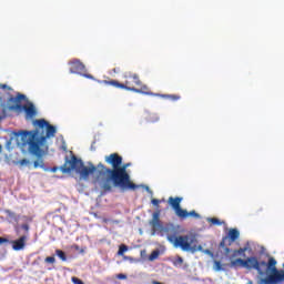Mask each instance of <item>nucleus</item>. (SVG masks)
<instances>
[{
	"label": "nucleus",
	"instance_id": "1",
	"mask_svg": "<svg viewBox=\"0 0 284 284\" xmlns=\"http://www.w3.org/2000/svg\"><path fill=\"white\" fill-rule=\"evenodd\" d=\"M104 161L108 165H111L112 169L101 162L94 165V163L89 161L85 165L81 158L73 154L70 159L65 155L64 164L60 166V172H62V174L75 172V174L80 175V181H88L91 174H97L93 183H98L100 190H103V192H112L116 173L123 163V156L119 153H111L110 155H105Z\"/></svg>",
	"mask_w": 284,
	"mask_h": 284
},
{
	"label": "nucleus",
	"instance_id": "2",
	"mask_svg": "<svg viewBox=\"0 0 284 284\" xmlns=\"http://www.w3.org/2000/svg\"><path fill=\"white\" fill-rule=\"evenodd\" d=\"M197 235L194 233L187 234V235H168L169 243H172V245L176 248L180 247L182 252H191V254H196V252H204L205 248H203L202 245H196L199 243Z\"/></svg>",
	"mask_w": 284,
	"mask_h": 284
},
{
	"label": "nucleus",
	"instance_id": "3",
	"mask_svg": "<svg viewBox=\"0 0 284 284\" xmlns=\"http://www.w3.org/2000/svg\"><path fill=\"white\" fill-rule=\"evenodd\" d=\"M128 168H132V162H122L120 169H118V172L115 173L116 176L113 182V187H120L122 192H125V190H139V185L132 183L130 173H128Z\"/></svg>",
	"mask_w": 284,
	"mask_h": 284
},
{
	"label": "nucleus",
	"instance_id": "4",
	"mask_svg": "<svg viewBox=\"0 0 284 284\" xmlns=\"http://www.w3.org/2000/svg\"><path fill=\"white\" fill-rule=\"evenodd\" d=\"M149 225L152 227L151 236H154L156 232H165L166 239L168 236H176V227L174 224L170 223L166 225H163V222L161 221V211H155L152 214V220L149 221Z\"/></svg>",
	"mask_w": 284,
	"mask_h": 284
},
{
	"label": "nucleus",
	"instance_id": "5",
	"mask_svg": "<svg viewBox=\"0 0 284 284\" xmlns=\"http://www.w3.org/2000/svg\"><path fill=\"white\" fill-rule=\"evenodd\" d=\"M13 139H16L17 145H21L22 148H26V145L29 146L28 151L29 154L31 152L32 143L37 136V129L36 130H20V131H12Z\"/></svg>",
	"mask_w": 284,
	"mask_h": 284
},
{
	"label": "nucleus",
	"instance_id": "6",
	"mask_svg": "<svg viewBox=\"0 0 284 284\" xmlns=\"http://www.w3.org/2000/svg\"><path fill=\"white\" fill-rule=\"evenodd\" d=\"M48 135H40L39 129H37L36 139H33V142L31 144V156H36V159H39L41 161V156L45 154V151H43V145L48 143Z\"/></svg>",
	"mask_w": 284,
	"mask_h": 284
},
{
	"label": "nucleus",
	"instance_id": "7",
	"mask_svg": "<svg viewBox=\"0 0 284 284\" xmlns=\"http://www.w3.org/2000/svg\"><path fill=\"white\" fill-rule=\"evenodd\" d=\"M248 261H251L248 262V271L255 270V272H257L258 274L256 276H260L261 278H263V276L268 275L267 273L268 264L266 261H258V257L256 256H250Z\"/></svg>",
	"mask_w": 284,
	"mask_h": 284
},
{
	"label": "nucleus",
	"instance_id": "8",
	"mask_svg": "<svg viewBox=\"0 0 284 284\" xmlns=\"http://www.w3.org/2000/svg\"><path fill=\"white\" fill-rule=\"evenodd\" d=\"M32 123L36 128H39V130H47L45 135L49 139L54 138L57 134V126L50 124L45 119L33 120Z\"/></svg>",
	"mask_w": 284,
	"mask_h": 284
},
{
	"label": "nucleus",
	"instance_id": "9",
	"mask_svg": "<svg viewBox=\"0 0 284 284\" xmlns=\"http://www.w3.org/2000/svg\"><path fill=\"white\" fill-rule=\"evenodd\" d=\"M241 236V232L239 229H231L226 236L222 237V241L220 242L219 247H225V243L229 241V246L232 245V243H235L239 241V237Z\"/></svg>",
	"mask_w": 284,
	"mask_h": 284
},
{
	"label": "nucleus",
	"instance_id": "10",
	"mask_svg": "<svg viewBox=\"0 0 284 284\" xmlns=\"http://www.w3.org/2000/svg\"><path fill=\"white\" fill-rule=\"evenodd\" d=\"M69 64L71 65L70 68V73L71 74H83V72H85V64H83V62H81V60L79 59H73L71 62H69Z\"/></svg>",
	"mask_w": 284,
	"mask_h": 284
},
{
	"label": "nucleus",
	"instance_id": "11",
	"mask_svg": "<svg viewBox=\"0 0 284 284\" xmlns=\"http://www.w3.org/2000/svg\"><path fill=\"white\" fill-rule=\"evenodd\" d=\"M183 201V197L176 196H170L168 200L169 205H171L173 212L179 217L180 214L183 212V209L181 207V202Z\"/></svg>",
	"mask_w": 284,
	"mask_h": 284
},
{
	"label": "nucleus",
	"instance_id": "12",
	"mask_svg": "<svg viewBox=\"0 0 284 284\" xmlns=\"http://www.w3.org/2000/svg\"><path fill=\"white\" fill-rule=\"evenodd\" d=\"M27 241H28V235H21L17 240H11L12 250L14 252H21V250H26Z\"/></svg>",
	"mask_w": 284,
	"mask_h": 284
},
{
	"label": "nucleus",
	"instance_id": "13",
	"mask_svg": "<svg viewBox=\"0 0 284 284\" xmlns=\"http://www.w3.org/2000/svg\"><path fill=\"white\" fill-rule=\"evenodd\" d=\"M250 257L243 258H236L235 261H231L229 264V267H234L235 270L237 267H243L244 270H250Z\"/></svg>",
	"mask_w": 284,
	"mask_h": 284
},
{
	"label": "nucleus",
	"instance_id": "14",
	"mask_svg": "<svg viewBox=\"0 0 284 284\" xmlns=\"http://www.w3.org/2000/svg\"><path fill=\"white\" fill-rule=\"evenodd\" d=\"M27 105L24 108V113L27 119H34V116H37V106H34V103L28 101Z\"/></svg>",
	"mask_w": 284,
	"mask_h": 284
},
{
	"label": "nucleus",
	"instance_id": "15",
	"mask_svg": "<svg viewBox=\"0 0 284 284\" xmlns=\"http://www.w3.org/2000/svg\"><path fill=\"white\" fill-rule=\"evenodd\" d=\"M124 90H128L129 92H136L138 94H144L146 97H160L159 93H154L152 91H143V89H136L134 87L125 85Z\"/></svg>",
	"mask_w": 284,
	"mask_h": 284
},
{
	"label": "nucleus",
	"instance_id": "16",
	"mask_svg": "<svg viewBox=\"0 0 284 284\" xmlns=\"http://www.w3.org/2000/svg\"><path fill=\"white\" fill-rule=\"evenodd\" d=\"M189 216H192L193 219H201V214L196 213V211L193 210L187 212V210L185 209L182 210V213H180L179 219L185 221V219H189Z\"/></svg>",
	"mask_w": 284,
	"mask_h": 284
},
{
	"label": "nucleus",
	"instance_id": "17",
	"mask_svg": "<svg viewBox=\"0 0 284 284\" xmlns=\"http://www.w3.org/2000/svg\"><path fill=\"white\" fill-rule=\"evenodd\" d=\"M98 83H103L104 85H113V88H120V90H124L125 88V84L116 80H98Z\"/></svg>",
	"mask_w": 284,
	"mask_h": 284
},
{
	"label": "nucleus",
	"instance_id": "18",
	"mask_svg": "<svg viewBox=\"0 0 284 284\" xmlns=\"http://www.w3.org/2000/svg\"><path fill=\"white\" fill-rule=\"evenodd\" d=\"M4 213L7 214L8 219H10L11 221H14V223H19V221H21V219H23V221H28L27 216L18 215L17 213H14L10 210H6Z\"/></svg>",
	"mask_w": 284,
	"mask_h": 284
},
{
	"label": "nucleus",
	"instance_id": "19",
	"mask_svg": "<svg viewBox=\"0 0 284 284\" xmlns=\"http://www.w3.org/2000/svg\"><path fill=\"white\" fill-rule=\"evenodd\" d=\"M250 243L246 244V246L241 247L239 250H234L233 254L230 256V261H232V258H236V256H245V252H247L250 250Z\"/></svg>",
	"mask_w": 284,
	"mask_h": 284
},
{
	"label": "nucleus",
	"instance_id": "20",
	"mask_svg": "<svg viewBox=\"0 0 284 284\" xmlns=\"http://www.w3.org/2000/svg\"><path fill=\"white\" fill-rule=\"evenodd\" d=\"M33 168L37 170L38 168H41V170H43V172H50V168L45 165V163H43V156H41L40 159H38L37 161L33 162Z\"/></svg>",
	"mask_w": 284,
	"mask_h": 284
},
{
	"label": "nucleus",
	"instance_id": "21",
	"mask_svg": "<svg viewBox=\"0 0 284 284\" xmlns=\"http://www.w3.org/2000/svg\"><path fill=\"white\" fill-rule=\"evenodd\" d=\"M21 101H28V97L22 93H17V97L9 98V103H21Z\"/></svg>",
	"mask_w": 284,
	"mask_h": 284
},
{
	"label": "nucleus",
	"instance_id": "22",
	"mask_svg": "<svg viewBox=\"0 0 284 284\" xmlns=\"http://www.w3.org/2000/svg\"><path fill=\"white\" fill-rule=\"evenodd\" d=\"M10 112H26V105L21 103L9 105Z\"/></svg>",
	"mask_w": 284,
	"mask_h": 284
},
{
	"label": "nucleus",
	"instance_id": "23",
	"mask_svg": "<svg viewBox=\"0 0 284 284\" xmlns=\"http://www.w3.org/2000/svg\"><path fill=\"white\" fill-rule=\"evenodd\" d=\"M55 256H58V258H60V261H63V262L68 261V255L65 254V251H63V250H60V248L55 250Z\"/></svg>",
	"mask_w": 284,
	"mask_h": 284
},
{
	"label": "nucleus",
	"instance_id": "24",
	"mask_svg": "<svg viewBox=\"0 0 284 284\" xmlns=\"http://www.w3.org/2000/svg\"><path fill=\"white\" fill-rule=\"evenodd\" d=\"M154 97H161L162 99H172V101H179V99H181V97L174 95V94H161V93H159V95H154Z\"/></svg>",
	"mask_w": 284,
	"mask_h": 284
},
{
	"label": "nucleus",
	"instance_id": "25",
	"mask_svg": "<svg viewBox=\"0 0 284 284\" xmlns=\"http://www.w3.org/2000/svg\"><path fill=\"white\" fill-rule=\"evenodd\" d=\"M12 141H17V138H14V134H10V139L6 142V150L10 152L12 150Z\"/></svg>",
	"mask_w": 284,
	"mask_h": 284
},
{
	"label": "nucleus",
	"instance_id": "26",
	"mask_svg": "<svg viewBox=\"0 0 284 284\" xmlns=\"http://www.w3.org/2000/svg\"><path fill=\"white\" fill-rule=\"evenodd\" d=\"M129 247L125 244H121L118 250V256H126L125 252H128Z\"/></svg>",
	"mask_w": 284,
	"mask_h": 284
},
{
	"label": "nucleus",
	"instance_id": "27",
	"mask_svg": "<svg viewBox=\"0 0 284 284\" xmlns=\"http://www.w3.org/2000/svg\"><path fill=\"white\" fill-rule=\"evenodd\" d=\"M213 270L215 272H225V267L221 264V261H214Z\"/></svg>",
	"mask_w": 284,
	"mask_h": 284
},
{
	"label": "nucleus",
	"instance_id": "28",
	"mask_svg": "<svg viewBox=\"0 0 284 284\" xmlns=\"http://www.w3.org/2000/svg\"><path fill=\"white\" fill-rule=\"evenodd\" d=\"M207 223H211L213 225H224L225 222H221V220L216 217H207L206 219Z\"/></svg>",
	"mask_w": 284,
	"mask_h": 284
},
{
	"label": "nucleus",
	"instance_id": "29",
	"mask_svg": "<svg viewBox=\"0 0 284 284\" xmlns=\"http://www.w3.org/2000/svg\"><path fill=\"white\" fill-rule=\"evenodd\" d=\"M159 254H161V251L154 250L152 253L149 255V261H156L159 258Z\"/></svg>",
	"mask_w": 284,
	"mask_h": 284
},
{
	"label": "nucleus",
	"instance_id": "30",
	"mask_svg": "<svg viewBox=\"0 0 284 284\" xmlns=\"http://www.w3.org/2000/svg\"><path fill=\"white\" fill-rule=\"evenodd\" d=\"M11 241L8 236H0V245H11Z\"/></svg>",
	"mask_w": 284,
	"mask_h": 284
},
{
	"label": "nucleus",
	"instance_id": "31",
	"mask_svg": "<svg viewBox=\"0 0 284 284\" xmlns=\"http://www.w3.org/2000/svg\"><path fill=\"white\" fill-rule=\"evenodd\" d=\"M173 265L175 267H181V265H183V257L178 256L176 260L173 262Z\"/></svg>",
	"mask_w": 284,
	"mask_h": 284
},
{
	"label": "nucleus",
	"instance_id": "32",
	"mask_svg": "<svg viewBox=\"0 0 284 284\" xmlns=\"http://www.w3.org/2000/svg\"><path fill=\"white\" fill-rule=\"evenodd\" d=\"M139 187H143L151 196H154V192L150 189V186L145 184L138 185Z\"/></svg>",
	"mask_w": 284,
	"mask_h": 284
},
{
	"label": "nucleus",
	"instance_id": "33",
	"mask_svg": "<svg viewBox=\"0 0 284 284\" xmlns=\"http://www.w3.org/2000/svg\"><path fill=\"white\" fill-rule=\"evenodd\" d=\"M44 263L54 264V263H57V258L54 256H48L44 258Z\"/></svg>",
	"mask_w": 284,
	"mask_h": 284
},
{
	"label": "nucleus",
	"instance_id": "34",
	"mask_svg": "<svg viewBox=\"0 0 284 284\" xmlns=\"http://www.w3.org/2000/svg\"><path fill=\"white\" fill-rule=\"evenodd\" d=\"M80 77H84V79H90L91 81H99V80L94 79V75H92L90 73H82Z\"/></svg>",
	"mask_w": 284,
	"mask_h": 284
},
{
	"label": "nucleus",
	"instance_id": "35",
	"mask_svg": "<svg viewBox=\"0 0 284 284\" xmlns=\"http://www.w3.org/2000/svg\"><path fill=\"white\" fill-rule=\"evenodd\" d=\"M123 260L124 261H130V263H139V260H136L132 256H128V255L123 256Z\"/></svg>",
	"mask_w": 284,
	"mask_h": 284
},
{
	"label": "nucleus",
	"instance_id": "36",
	"mask_svg": "<svg viewBox=\"0 0 284 284\" xmlns=\"http://www.w3.org/2000/svg\"><path fill=\"white\" fill-rule=\"evenodd\" d=\"M202 254H206L211 258H214V253L210 248H204Z\"/></svg>",
	"mask_w": 284,
	"mask_h": 284
},
{
	"label": "nucleus",
	"instance_id": "37",
	"mask_svg": "<svg viewBox=\"0 0 284 284\" xmlns=\"http://www.w3.org/2000/svg\"><path fill=\"white\" fill-rule=\"evenodd\" d=\"M71 281H72L73 284H85V283L83 282V280H81V278H79V277H72Z\"/></svg>",
	"mask_w": 284,
	"mask_h": 284
},
{
	"label": "nucleus",
	"instance_id": "38",
	"mask_svg": "<svg viewBox=\"0 0 284 284\" xmlns=\"http://www.w3.org/2000/svg\"><path fill=\"white\" fill-rule=\"evenodd\" d=\"M19 163H20V165H30V160H28V159H22V160H20L19 161Z\"/></svg>",
	"mask_w": 284,
	"mask_h": 284
},
{
	"label": "nucleus",
	"instance_id": "39",
	"mask_svg": "<svg viewBox=\"0 0 284 284\" xmlns=\"http://www.w3.org/2000/svg\"><path fill=\"white\" fill-rule=\"evenodd\" d=\"M97 144V140H93L90 146L91 152H97V146H94Z\"/></svg>",
	"mask_w": 284,
	"mask_h": 284
},
{
	"label": "nucleus",
	"instance_id": "40",
	"mask_svg": "<svg viewBox=\"0 0 284 284\" xmlns=\"http://www.w3.org/2000/svg\"><path fill=\"white\" fill-rule=\"evenodd\" d=\"M116 278H119V281H125V278H128V275L120 273L118 274Z\"/></svg>",
	"mask_w": 284,
	"mask_h": 284
},
{
	"label": "nucleus",
	"instance_id": "41",
	"mask_svg": "<svg viewBox=\"0 0 284 284\" xmlns=\"http://www.w3.org/2000/svg\"><path fill=\"white\" fill-rule=\"evenodd\" d=\"M21 230H24V232H30V225H28V224H22L21 226Z\"/></svg>",
	"mask_w": 284,
	"mask_h": 284
},
{
	"label": "nucleus",
	"instance_id": "42",
	"mask_svg": "<svg viewBox=\"0 0 284 284\" xmlns=\"http://www.w3.org/2000/svg\"><path fill=\"white\" fill-rule=\"evenodd\" d=\"M152 205H154L155 207H159V204L161 203V201L156 200V199H153L151 201Z\"/></svg>",
	"mask_w": 284,
	"mask_h": 284
},
{
	"label": "nucleus",
	"instance_id": "43",
	"mask_svg": "<svg viewBox=\"0 0 284 284\" xmlns=\"http://www.w3.org/2000/svg\"><path fill=\"white\" fill-rule=\"evenodd\" d=\"M222 250H224L225 256H227V254H230V252H232V248L225 246V244H224V247H222Z\"/></svg>",
	"mask_w": 284,
	"mask_h": 284
},
{
	"label": "nucleus",
	"instance_id": "44",
	"mask_svg": "<svg viewBox=\"0 0 284 284\" xmlns=\"http://www.w3.org/2000/svg\"><path fill=\"white\" fill-rule=\"evenodd\" d=\"M49 172H52L54 174L59 172V168L58 166L49 168Z\"/></svg>",
	"mask_w": 284,
	"mask_h": 284
},
{
	"label": "nucleus",
	"instance_id": "45",
	"mask_svg": "<svg viewBox=\"0 0 284 284\" xmlns=\"http://www.w3.org/2000/svg\"><path fill=\"white\" fill-rule=\"evenodd\" d=\"M1 89L2 90H12V88H10L8 84H2Z\"/></svg>",
	"mask_w": 284,
	"mask_h": 284
},
{
	"label": "nucleus",
	"instance_id": "46",
	"mask_svg": "<svg viewBox=\"0 0 284 284\" xmlns=\"http://www.w3.org/2000/svg\"><path fill=\"white\" fill-rule=\"evenodd\" d=\"M141 90L142 92H145V90H148V85H142Z\"/></svg>",
	"mask_w": 284,
	"mask_h": 284
},
{
	"label": "nucleus",
	"instance_id": "47",
	"mask_svg": "<svg viewBox=\"0 0 284 284\" xmlns=\"http://www.w3.org/2000/svg\"><path fill=\"white\" fill-rule=\"evenodd\" d=\"M62 143H63L62 150H68V146L65 145V141H63Z\"/></svg>",
	"mask_w": 284,
	"mask_h": 284
},
{
	"label": "nucleus",
	"instance_id": "48",
	"mask_svg": "<svg viewBox=\"0 0 284 284\" xmlns=\"http://www.w3.org/2000/svg\"><path fill=\"white\" fill-rule=\"evenodd\" d=\"M3 152V145L0 144V154Z\"/></svg>",
	"mask_w": 284,
	"mask_h": 284
},
{
	"label": "nucleus",
	"instance_id": "49",
	"mask_svg": "<svg viewBox=\"0 0 284 284\" xmlns=\"http://www.w3.org/2000/svg\"><path fill=\"white\" fill-rule=\"evenodd\" d=\"M247 284H254V282H253L252 280H250V281L247 282Z\"/></svg>",
	"mask_w": 284,
	"mask_h": 284
},
{
	"label": "nucleus",
	"instance_id": "50",
	"mask_svg": "<svg viewBox=\"0 0 284 284\" xmlns=\"http://www.w3.org/2000/svg\"><path fill=\"white\" fill-rule=\"evenodd\" d=\"M2 119H6V115H1V116H0V121H1Z\"/></svg>",
	"mask_w": 284,
	"mask_h": 284
},
{
	"label": "nucleus",
	"instance_id": "51",
	"mask_svg": "<svg viewBox=\"0 0 284 284\" xmlns=\"http://www.w3.org/2000/svg\"><path fill=\"white\" fill-rule=\"evenodd\" d=\"M263 252H265V247H262L261 254H263Z\"/></svg>",
	"mask_w": 284,
	"mask_h": 284
},
{
	"label": "nucleus",
	"instance_id": "52",
	"mask_svg": "<svg viewBox=\"0 0 284 284\" xmlns=\"http://www.w3.org/2000/svg\"><path fill=\"white\" fill-rule=\"evenodd\" d=\"M143 254H145V251H141V256H143Z\"/></svg>",
	"mask_w": 284,
	"mask_h": 284
},
{
	"label": "nucleus",
	"instance_id": "53",
	"mask_svg": "<svg viewBox=\"0 0 284 284\" xmlns=\"http://www.w3.org/2000/svg\"><path fill=\"white\" fill-rule=\"evenodd\" d=\"M136 84L140 85V84H141V81L138 80V81H136Z\"/></svg>",
	"mask_w": 284,
	"mask_h": 284
},
{
	"label": "nucleus",
	"instance_id": "54",
	"mask_svg": "<svg viewBox=\"0 0 284 284\" xmlns=\"http://www.w3.org/2000/svg\"><path fill=\"white\" fill-rule=\"evenodd\" d=\"M133 79H139V75H134Z\"/></svg>",
	"mask_w": 284,
	"mask_h": 284
},
{
	"label": "nucleus",
	"instance_id": "55",
	"mask_svg": "<svg viewBox=\"0 0 284 284\" xmlns=\"http://www.w3.org/2000/svg\"><path fill=\"white\" fill-rule=\"evenodd\" d=\"M140 234H143V230L140 229Z\"/></svg>",
	"mask_w": 284,
	"mask_h": 284
},
{
	"label": "nucleus",
	"instance_id": "56",
	"mask_svg": "<svg viewBox=\"0 0 284 284\" xmlns=\"http://www.w3.org/2000/svg\"><path fill=\"white\" fill-rule=\"evenodd\" d=\"M113 72H118L116 69H113Z\"/></svg>",
	"mask_w": 284,
	"mask_h": 284
},
{
	"label": "nucleus",
	"instance_id": "57",
	"mask_svg": "<svg viewBox=\"0 0 284 284\" xmlns=\"http://www.w3.org/2000/svg\"><path fill=\"white\" fill-rule=\"evenodd\" d=\"M160 236H163V233H161Z\"/></svg>",
	"mask_w": 284,
	"mask_h": 284
},
{
	"label": "nucleus",
	"instance_id": "58",
	"mask_svg": "<svg viewBox=\"0 0 284 284\" xmlns=\"http://www.w3.org/2000/svg\"><path fill=\"white\" fill-rule=\"evenodd\" d=\"M223 265H224V267L227 266V264H223Z\"/></svg>",
	"mask_w": 284,
	"mask_h": 284
},
{
	"label": "nucleus",
	"instance_id": "59",
	"mask_svg": "<svg viewBox=\"0 0 284 284\" xmlns=\"http://www.w3.org/2000/svg\"><path fill=\"white\" fill-rule=\"evenodd\" d=\"M0 103H1V97H0Z\"/></svg>",
	"mask_w": 284,
	"mask_h": 284
}]
</instances>
